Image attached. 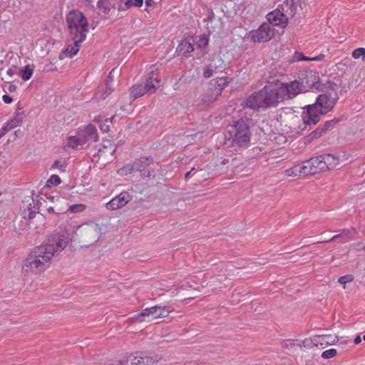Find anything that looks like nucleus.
<instances>
[{
  "instance_id": "nucleus-7",
  "label": "nucleus",
  "mask_w": 365,
  "mask_h": 365,
  "mask_svg": "<svg viewBox=\"0 0 365 365\" xmlns=\"http://www.w3.org/2000/svg\"><path fill=\"white\" fill-rule=\"evenodd\" d=\"M261 91L266 109L277 107L284 101L279 83L266 85Z\"/></svg>"
},
{
  "instance_id": "nucleus-41",
  "label": "nucleus",
  "mask_w": 365,
  "mask_h": 365,
  "mask_svg": "<svg viewBox=\"0 0 365 365\" xmlns=\"http://www.w3.org/2000/svg\"><path fill=\"white\" fill-rule=\"evenodd\" d=\"M215 66L212 64H210L206 66L203 72V76L206 78H210L214 73Z\"/></svg>"
},
{
  "instance_id": "nucleus-11",
  "label": "nucleus",
  "mask_w": 365,
  "mask_h": 365,
  "mask_svg": "<svg viewBox=\"0 0 365 365\" xmlns=\"http://www.w3.org/2000/svg\"><path fill=\"white\" fill-rule=\"evenodd\" d=\"M302 84L305 87V92L309 90L321 91L323 85L320 82V78L317 72L314 71H307L305 77L301 80Z\"/></svg>"
},
{
  "instance_id": "nucleus-50",
  "label": "nucleus",
  "mask_w": 365,
  "mask_h": 365,
  "mask_svg": "<svg viewBox=\"0 0 365 365\" xmlns=\"http://www.w3.org/2000/svg\"><path fill=\"white\" fill-rule=\"evenodd\" d=\"M2 98H3L4 102L6 104L11 103L13 101L12 97H11L9 95H4Z\"/></svg>"
},
{
  "instance_id": "nucleus-32",
  "label": "nucleus",
  "mask_w": 365,
  "mask_h": 365,
  "mask_svg": "<svg viewBox=\"0 0 365 365\" xmlns=\"http://www.w3.org/2000/svg\"><path fill=\"white\" fill-rule=\"evenodd\" d=\"M324 134V130L322 129L320 127H319L314 131L311 132L307 138L309 140H312L314 139L320 138Z\"/></svg>"
},
{
  "instance_id": "nucleus-3",
  "label": "nucleus",
  "mask_w": 365,
  "mask_h": 365,
  "mask_svg": "<svg viewBox=\"0 0 365 365\" xmlns=\"http://www.w3.org/2000/svg\"><path fill=\"white\" fill-rule=\"evenodd\" d=\"M250 120L241 118L227 128L226 138L232 145L247 146L250 140Z\"/></svg>"
},
{
  "instance_id": "nucleus-49",
  "label": "nucleus",
  "mask_w": 365,
  "mask_h": 365,
  "mask_svg": "<svg viewBox=\"0 0 365 365\" xmlns=\"http://www.w3.org/2000/svg\"><path fill=\"white\" fill-rule=\"evenodd\" d=\"M324 57H325V55L323 54V53H321V54H319L318 56H316L314 57L309 58V61H320L323 60Z\"/></svg>"
},
{
  "instance_id": "nucleus-56",
  "label": "nucleus",
  "mask_w": 365,
  "mask_h": 365,
  "mask_svg": "<svg viewBox=\"0 0 365 365\" xmlns=\"http://www.w3.org/2000/svg\"><path fill=\"white\" fill-rule=\"evenodd\" d=\"M16 88V86L15 85L11 84L8 87V90L9 92H14Z\"/></svg>"
},
{
  "instance_id": "nucleus-45",
  "label": "nucleus",
  "mask_w": 365,
  "mask_h": 365,
  "mask_svg": "<svg viewBox=\"0 0 365 365\" xmlns=\"http://www.w3.org/2000/svg\"><path fill=\"white\" fill-rule=\"evenodd\" d=\"M335 123L333 120L327 121L322 127H320L322 129L324 130V133L329 129L332 128L334 125Z\"/></svg>"
},
{
  "instance_id": "nucleus-61",
  "label": "nucleus",
  "mask_w": 365,
  "mask_h": 365,
  "mask_svg": "<svg viewBox=\"0 0 365 365\" xmlns=\"http://www.w3.org/2000/svg\"><path fill=\"white\" fill-rule=\"evenodd\" d=\"M100 128L102 130L107 131L108 130V126L104 128L102 125H100Z\"/></svg>"
},
{
  "instance_id": "nucleus-29",
  "label": "nucleus",
  "mask_w": 365,
  "mask_h": 365,
  "mask_svg": "<svg viewBox=\"0 0 365 365\" xmlns=\"http://www.w3.org/2000/svg\"><path fill=\"white\" fill-rule=\"evenodd\" d=\"M284 175L287 177H297L300 176V171L299 170L298 165L292 168H287L284 170Z\"/></svg>"
},
{
  "instance_id": "nucleus-24",
  "label": "nucleus",
  "mask_w": 365,
  "mask_h": 365,
  "mask_svg": "<svg viewBox=\"0 0 365 365\" xmlns=\"http://www.w3.org/2000/svg\"><path fill=\"white\" fill-rule=\"evenodd\" d=\"M311 165L313 168L314 174L327 170V167L322 160V155L311 158Z\"/></svg>"
},
{
  "instance_id": "nucleus-23",
  "label": "nucleus",
  "mask_w": 365,
  "mask_h": 365,
  "mask_svg": "<svg viewBox=\"0 0 365 365\" xmlns=\"http://www.w3.org/2000/svg\"><path fill=\"white\" fill-rule=\"evenodd\" d=\"M155 75L153 72L149 74V77L147 78L144 85L145 88H146V92L153 93L160 86V81Z\"/></svg>"
},
{
  "instance_id": "nucleus-44",
  "label": "nucleus",
  "mask_w": 365,
  "mask_h": 365,
  "mask_svg": "<svg viewBox=\"0 0 365 365\" xmlns=\"http://www.w3.org/2000/svg\"><path fill=\"white\" fill-rule=\"evenodd\" d=\"M302 346L304 347H309L311 346H314V336L310 339H305L302 341Z\"/></svg>"
},
{
  "instance_id": "nucleus-10",
  "label": "nucleus",
  "mask_w": 365,
  "mask_h": 365,
  "mask_svg": "<svg viewBox=\"0 0 365 365\" xmlns=\"http://www.w3.org/2000/svg\"><path fill=\"white\" fill-rule=\"evenodd\" d=\"M273 36L274 29L267 23L262 24L257 29L250 32V37L255 42H266Z\"/></svg>"
},
{
  "instance_id": "nucleus-34",
  "label": "nucleus",
  "mask_w": 365,
  "mask_h": 365,
  "mask_svg": "<svg viewBox=\"0 0 365 365\" xmlns=\"http://www.w3.org/2000/svg\"><path fill=\"white\" fill-rule=\"evenodd\" d=\"M86 209V205L83 204H75L71 205L68 210L73 213H78L83 212Z\"/></svg>"
},
{
  "instance_id": "nucleus-1",
  "label": "nucleus",
  "mask_w": 365,
  "mask_h": 365,
  "mask_svg": "<svg viewBox=\"0 0 365 365\" xmlns=\"http://www.w3.org/2000/svg\"><path fill=\"white\" fill-rule=\"evenodd\" d=\"M338 98L336 94L332 95L330 93L320 94L315 103L308 105L304 108L302 113V119L305 125H316L319 120L321 116L330 112L335 104Z\"/></svg>"
},
{
  "instance_id": "nucleus-37",
  "label": "nucleus",
  "mask_w": 365,
  "mask_h": 365,
  "mask_svg": "<svg viewBox=\"0 0 365 365\" xmlns=\"http://www.w3.org/2000/svg\"><path fill=\"white\" fill-rule=\"evenodd\" d=\"M354 280V277L351 274H346L344 276H342L339 278L338 282L344 286V288L345 289V285L348 282H351Z\"/></svg>"
},
{
  "instance_id": "nucleus-6",
  "label": "nucleus",
  "mask_w": 365,
  "mask_h": 365,
  "mask_svg": "<svg viewBox=\"0 0 365 365\" xmlns=\"http://www.w3.org/2000/svg\"><path fill=\"white\" fill-rule=\"evenodd\" d=\"M101 234V229L100 226L93 222H89L78 226L75 232L79 242L86 247L96 242L99 240Z\"/></svg>"
},
{
  "instance_id": "nucleus-8",
  "label": "nucleus",
  "mask_w": 365,
  "mask_h": 365,
  "mask_svg": "<svg viewBox=\"0 0 365 365\" xmlns=\"http://www.w3.org/2000/svg\"><path fill=\"white\" fill-rule=\"evenodd\" d=\"M125 356L128 365H154L162 359L161 355L153 352L138 351Z\"/></svg>"
},
{
  "instance_id": "nucleus-9",
  "label": "nucleus",
  "mask_w": 365,
  "mask_h": 365,
  "mask_svg": "<svg viewBox=\"0 0 365 365\" xmlns=\"http://www.w3.org/2000/svg\"><path fill=\"white\" fill-rule=\"evenodd\" d=\"M279 85L284 101L305 93V87L302 84L301 81L294 80L289 83H281Z\"/></svg>"
},
{
  "instance_id": "nucleus-30",
  "label": "nucleus",
  "mask_w": 365,
  "mask_h": 365,
  "mask_svg": "<svg viewBox=\"0 0 365 365\" xmlns=\"http://www.w3.org/2000/svg\"><path fill=\"white\" fill-rule=\"evenodd\" d=\"M351 56L354 59L361 58L365 61V48L361 47L354 49L351 53Z\"/></svg>"
},
{
  "instance_id": "nucleus-60",
  "label": "nucleus",
  "mask_w": 365,
  "mask_h": 365,
  "mask_svg": "<svg viewBox=\"0 0 365 365\" xmlns=\"http://www.w3.org/2000/svg\"><path fill=\"white\" fill-rule=\"evenodd\" d=\"M288 343L290 346L294 345L293 341H287V342L285 343V346H288Z\"/></svg>"
},
{
  "instance_id": "nucleus-5",
  "label": "nucleus",
  "mask_w": 365,
  "mask_h": 365,
  "mask_svg": "<svg viewBox=\"0 0 365 365\" xmlns=\"http://www.w3.org/2000/svg\"><path fill=\"white\" fill-rule=\"evenodd\" d=\"M173 309L168 307L153 306L145 308L140 312L134 314L129 318L130 323L151 322L154 320L165 318L172 312Z\"/></svg>"
},
{
  "instance_id": "nucleus-58",
  "label": "nucleus",
  "mask_w": 365,
  "mask_h": 365,
  "mask_svg": "<svg viewBox=\"0 0 365 365\" xmlns=\"http://www.w3.org/2000/svg\"><path fill=\"white\" fill-rule=\"evenodd\" d=\"M361 339L360 337V336H357L355 339H354V343L356 344H359V343H361Z\"/></svg>"
},
{
  "instance_id": "nucleus-57",
  "label": "nucleus",
  "mask_w": 365,
  "mask_h": 365,
  "mask_svg": "<svg viewBox=\"0 0 365 365\" xmlns=\"http://www.w3.org/2000/svg\"><path fill=\"white\" fill-rule=\"evenodd\" d=\"M95 122L99 123L100 122H101L103 120L102 119V117L101 115H98V116H96L94 120H93Z\"/></svg>"
},
{
  "instance_id": "nucleus-36",
  "label": "nucleus",
  "mask_w": 365,
  "mask_h": 365,
  "mask_svg": "<svg viewBox=\"0 0 365 365\" xmlns=\"http://www.w3.org/2000/svg\"><path fill=\"white\" fill-rule=\"evenodd\" d=\"M61 183V178L57 175H52L46 182V185H58Z\"/></svg>"
},
{
  "instance_id": "nucleus-16",
  "label": "nucleus",
  "mask_w": 365,
  "mask_h": 365,
  "mask_svg": "<svg viewBox=\"0 0 365 365\" xmlns=\"http://www.w3.org/2000/svg\"><path fill=\"white\" fill-rule=\"evenodd\" d=\"M130 197L128 192H120L117 197L110 200L107 204L108 210H115L125 206L130 200Z\"/></svg>"
},
{
  "instance_id": "nucleus-54",
  "label": "nucleus",
  "mask_w": 365,
  "mask_h": 365,
  "mask_svg": "<svg viewBox=\"0 0 365 365\" xmlns=\"http://www.w3.org/2000/svg\"><path fill=\"white\" fill-rule=\"evenodd\" d=\"M127 169H128V167H124L121 169H120L118 173L119 175H124V174H127Z\"/></svg>"
},
{
  "instance_id": "nucleus-13",
  "label": "nucleus",
  "mask_w": 365,
  "mask_h": 365,
  "mask_svg": "<svg viewBox=\"0 0 365 365\" xmlns=\"http://www.w3.org/2000/svg\"><path fill=\"white\" fill-rule=\"evenodd\" d=\"M71 38V43L69 42V41H67L66 46L64 48V49L60 53L58 58L61 60H63L64 58H71L76 56L78 52L79 51V49L81 46V43L85 40H81V38Z\"/></svg>"
},
{
  "instance_id": "nucleus-62",
  "label": "nucleus",
  "mask_w": 365,
  "mask_h": 365,
  "mask_svg": "<svg viewBox=\"0 0 365 365\" xmlns=\"http://www.w3.org/2000/svg\"><path fill=\"white\" fill-rule=\"evenodd\" d=\"M7 73L10 76H11L13 74V71L11 69H9L8 71H7Z\"/></svg>"
},
{
  "instance_id": "nucleus-47",
  "label": "nucleus",
  "mask_w": 365,
  "mask_h": 365,
  "mask_svg": "<svg viewBox=\"0 0 365 365\" xmlns=\"http://www.w3.org/2000/svg\"><path fill=\"white\" fill-rule=\"evenodd\" d=\"M364 246L365 244L363 242H357L353 245L354 249L358 252L365 251Z\"/></svg>"
},
{
  "instance_id": "nucleus-53",
  "label": "nucleus",
  "mask_w": 365,
  "mask_h": 365,
  "mask_svg": "<svg viewBox=\"0 0 365 365\" xmlns=\"http://www.w3.org/2000/svg\"><path fill=\"white\" fill-rule=\"evenodd\" d=\"M14 135L15 138H21L23 135V132L20 129H18L14 131Z\"/></svg>"
},
{
  "instance_id": "nucleus-12",
  "label": "nucleus",
  "mask_w": 365,
  "mask_h": 365,
  "mask_svg": "<svg viewBox=\"0 0 365 365\" xmlns=\"http://www.w3.org/2000/svg\"><path fill=\"white\" fill-rule=\"evenodd\" d=\"M243 108H249L252 110H259L266 109L262 91H256L249 96L242 103Z\"/></svg>"
},
{
  "instance_id": "nucleus-28",
  "label": "nucleus",
  "mask_w": 365,
  "mask_h": 365,
  "mask_svg": "<svg viewBox=\"0 0 365 365\" xmlns=\"http://www.w3.org/2000/svg\"><path fill=\"white\" fill-rule=\"evenodd\" d=\"M311 159L304 161L302 164L298 165L300 175H314L312 166L311 165Z\"/></svg>"
},
{
  "instance_id": "nucleus-20",
  "label": "nucleus",
  "mask_w": 365,
  "mask_h": 365,
  "mask_svg": "<svg viewBox=\"0 0 365 365\" xmlns=\"http://www.w3.org/2000/svg\"><path fill=\"white\" fill-rule=\"evenodd\" d=\"M322 160H324V164L327 167V170L335 168L342 162V159L340 155L330 153L323 154Z\"/></svg>"
},
{
  "instance_id": "nucleus-17",
  "label": "nucleus",
  "mask_w": 365,
  "mask_h": 365,
  "mask_svg": "<svg viewBox=\"0 0 365 365\" xmlns=\"http://www.w3.org/2000/svg\"><path fill=\"white\" fill-rule=\"evenodd\" d=\"M21 108L20 107V102L18 103V106L16 109L15 116L14 118L11 119L8 121L6 125L1 128L0 132V138L6 134L8 131L11 129L17 127L21 124L23 120L22 113H20V110Z\"/></svg>"
},
{
  "instance_id": "nucleus-46",
  "label": "nucleus",
  "mask_w": 365,
  "mask_h": 365,
  "mask_svg": "<svg viewBox=\"0 0 365 365\" xmlns=\"http://www.w3.org/2000/svg\"><path fill=\"white\" fill-rule=\"evenodd\" d=\"M64 167H65L64 165L61 162H60L58 160H56L53 163V164L52 165L51 168L52 169H58V170L63 171Z\"/></svg>"
},
{
  "instance_id": "nucleus-59",
  "label": "nucleus",
  "mask_w": 365,
  "mask_h": 365,
  "mask_svg": "<svg viewBox=\"0 0 365 365\" xmlns=\"http://www.w3.org/2000/svg\"><path fill=\"white\" fill-rule=\"evenodd\" d=\"M18 74L23 79V68H20L18 71Z\"/></svg>"
},
{
  "instance_id": "nucleus-14",
  "label": "nucleus",
  "mask_w": 365,
  "mask_h": 365,
  "mask_svg": "<svg viewBox=\"0 0 365 365\" xmlns=\"http://www.w3.org/2000/svg\"><path fill=\"white\" fill-rule=\"evenodd\" d=\"M76 132L80 136L81 142L84 144L89 141L96 142L98 140L97 129L91 123L86 126L78 128Z\"/></svg>"
},
{
  "instance_id": "nucleus-19",
  "label": "nucleus",
  "mask_w": 365,
  "mask_h": 365,
  "mask_svg": "<svg viewBox=\"0 0 365 365\" xmlns=\"http://www.w3.org/2000/svg\"><path fill=\"white\" fill-rule=\"evenodd\" d=\"M267 21H269V24L272 27L273 26H279L282 25V28H284L287 23V17L282 14L279 10H274L270 13H269L267 16Z\"/></svg>"
},
{
  "instance_id": "nucleus-39",
  "label": "nucleus",
  "mask_w": 365,
  "mask_h": 365,
  "mask_svg": "<svg viewBox=\"0 0 365 365\" xmlns=\"http://www.w3.org/2000/svg\"><path fill=\"white\" fill-rule=\"evenodd\" d=\"M336 350L335 349H330L324 351L322 354V357L324 359H331L336 355Z\"/></svg>"
},
{
  "instance_id": "nucleus-25",
  "label": "nucleus",
  "mask_w": 365,
  "mask_h": 365,
  "mask_svg": "<svg viewBox=\"0 0 365 365\" xmlns=\"http://www.w3.org/2000/svg\"><path fill=\"white\" fill-rule=\"evenodd\" d=\"M229 81L227 77L217 78L212 80L209 84L214 86V88L220 91V94H222V91L225 88L228 86Z\"/></svg>"
},
{
  "instance_id": "nucleus-64",
  "label": "nucleus",
  "mask_w": 365,
  "mask_h": 365,
  "mask_svg": "<svg viewBox=\"0 0 365 365\" xmlns=\"http://www.w3.org/2000/svg\"><path fill=\"white\" fill-rule=\"evenodd\" d=\"M31 217H33V214L29 215V218H31Z\"/></svg>"
},
{
  "instance_id": "nucleus-33",
  "label": "nucleus",
  "mask_w": 365,
  "mask_h": 365,
  "mask_svg": "<svg viewBox=\"0 0 365 365\" xmlns=\"http://www.w3.org/2000/svg\"><path fill=\"white\" fill-rule=\"evenodd\" d=\"M113 91V83H110L109 81H107L106 84L105 93H102L101 96H98L97 98H98V99H105Z\"/></svg>"
},
{
  "instance_id": "nucleus-31",
  "label": "nucleus",
  "mask_w": 365,
  "mask_h": 365,
  "mask_svg": "<svg viewBox=\"0 0 365 365\" xmlns=\"http://www.w3.org/2000/svg\"><path fill=\"white\" fill-rule=\"evenodd\" d=\"M106 365H128L126 356H123L118 359L110 360Z\"/></svg>"
},
{
  "instance_id": "nucleus-43",
  "label": "nucleus",
  "mask_w": 365,
  "mask_h": 365,
  "mask_svg": "<svg viewBox=\"0 0 365 365\" xmlns=\"http://www.w3.org/2000/svg\"><path fill=\"white\" fill-rule=\"evenodd\" d=\"M355 234H356V230L354 228L344 229L341 230V236H348V235L354 236Z\"/></svg>"
},
{
  "instance_id": "nucleus-18",
  "label": "nucleus",
  "mask_w": 365,
  "mask_h": 365,
  "mask_svg": "<svg viewBox=\"0 0 365 365\" xmlns=\"http://www.w3.org/2000/svg\"><path fill=\"white\" fill-rule=\"evenodd\" d=\"M220 96V91L209 84L207 89L200 97V102L202 105L208 106L215 102Z\"/></svg>"
},
{
  "instance_id": "nucleus-15",
  "label": "nucleus",
  "mask_w": 365,
  "mask_h": 365,
  "mask_svg": "<svg viewBox=\"0 0 365 365\" xmlns=\"http://www.w3.org/2000/svg\"><path fill=\"white\" fill-rule=\"evenodd\" d=\"M338 337L335 334H321L314 336V346L324 349L327 346L335 344Z\"/></svg>"
},
{
  "instance_id": "nucleus-2",
  "label": "nucleus",
  "mask_w": 365,
  "mask_h": 365,
  "mask_svg": "<svg viewBox=\"0 0 365 365\" xmlns=\"http://www.w3.org/2000/svg\"><path fill=\"white\" fill-rule=\"evenodd\" d=\"M53 256V248L43 243L30 252L26 258V266L43 272L50 267Z\"/></svg>"
},
{
  "instance_id": "nucleus-63",
  "label": "nucleus",
  "mask_w": 365,
  "mask_h": 365,
  "mask_svg": "<svg viewBox=\"0 0 365 365\" xmlns=\"http://www.w3.org/2000/svg\"><path fill=\"white\" fill-rule=\"evenodd\" d=\"M99 152H100L101 155H102V153H103V150H100Z\"/></svg>"
},
{
  "instance_id": "nucleus-38",
  "label": "nucleus",
  "mask_w": 365,
  "mask_h": 365,
  "mask_svg": "<svg viewBox=\"0 0 365 365\" xmlns=\"http://www.w3.org/2000/svg\"><path fill=\"white\" fill-rule=\"evenodd\" d=\"M209 38L205 35H201L197 41V46L200 48H205L208 45Z\"/></svg>"
},
{
  "instance_id": "nucleus-26",
  "label": "nucleus",
  "mask_w": 365,
  "mask_h": 365,
  "mask_svg": "<svg viewBox=\"0 0 365 365\" xmlns=\"http://www.w3.org/2000/svg\"><path fill=\"white\" fill-rule=\"evenodd\" d=\"M146 92V88L142 84H135L130 88V97L133 99L143 96Z\"/></svg>"
},
{
  "instance_id": "nucleus-35",
  "label": "nucleus",
  "mask_w": 365,
  "mask_h": 365,
  "mask_svg": "<svg viewBox=\"0 0 365 365\" xmlns=\"http://www.w3.org/2000/svg\"><path fill=\"white\" fill-rule=\"evenodd\" d=\"M302 61H309V58L305 56L302 53L295 52L292 56V62H299Z\"/></svg>"
},
{
  "instance_id": "nucleus-48",
  "label": "nucleus",
  "mask_w": 365,
  "mask_h": 365,
  "mask_svg": "<svg viewBox=\"0 0 365 365\" xmlns=\"http://www.w3.org/2000/svg\"><path fill=\"white\" fill-rule=\"evenodd\" d=\"M128 4L135 6H141L143 4V0H129Z\"/></svg>"
},
{
  "instance_id": "nucleus-4",
  "label": "nucleus",
  "mask_w": 365,
  "mask_h": 365,
  "mask_svg": "<svg viewBox=\"0 0 365 365\" xmlns=\"http://www.w3.org/2000/svg\"><path fill=\"white\" fill-rule=\"evenodd\" d=\"M66 23L69 29L71 38H78L86 40L88 33V24L86 18L79 11H73L66 16Z\"/></svg>"
},
{
  "instance_id": "nucleus-42",
  "label": "nucleus",
  "mask_w": 365,
  "mask_h": 365,
  "mask_svg": "<svg viewBox=\"0 0 365 365\" xmlns=\"http://www.w3.org/2000/svg\"><path fill=\"white\" fill-rule=\"evenodd\" d=\"M34 71V68L29 66H24V81H28L31 78Z\"/></svg>"
},
{
  "instance_id": "nucleus-40",
  "label": "nucleus",
  "mask_w": 365,
  "mask_h": 365,
  "mask_svg": "<svg viewBox=\"0 0 365 365\" xmlns=\"http://www.w3.org/2000/svg\"><path fill=\"white\" fill-rule=\"evenodd\" d=\"M212 61V64L215 66V69L222 68L225 66L224 61L220 56L214 58Z\"/></svg>"
},
{
  "instance_id": "nucleus-27",
  "label": "nucleus",
  "mask_w": 365,
  "mask_h": 365,
  "mask_svg": "<svg viewBox=\"0 0 365 365\" xmlns=\"http://www.w3.org/2000/svg\"><path fill=\"white\" fill-rule=\"evenodd\" d=\"M84 143L81 142L80 136L76 133L75 135H70L66 140V146L68 148L75 149L78 145H83Z\"/></svg>"
},
{
  "instance_id": "nucleus-22",
  "label": "nucleus",
  "mask_w": 365,
  "mask_h": 365,
  "mask_svg": "<svg viewBox=\"0 0 365 365\" xmlns=\"http://www.w3.org/2000/svg\"><path fill=\"white\" fill-rule=\"evenodd\" d=\"M68 237L65 235L59 236L55 241L51 242L48 240V242H46V245H49L54 250V254L64 250L68 243Z\"/></svg>"
},
{
  "instance_id": "nucleus-21",
  "label": "nucleus",
  "mask_w": 365,
  "mask_h": 365,
  "mask_svg": "<svg viewBox=\"0 0 365 365\" xmlns=\"http://www.w3.org/2000/svg\"><path fill=\"white\" fill-rule=\"evenodd\" d=\"M195 40L192 37L183 39L179 44L177 51L180 55H185L194 51Z\"/></svg>"
},
{
  "instance_id": "nucleus-55",
  "label": "nucleus",
  "mask_w": 365,
  "mask_h": 365,
  "mask_svg": "<svg viewBox=\"0 0 365 365\" xmlns=\"http://www.w3.org/2000/svg\"><path fill=\"white\" fill-rule=\"evenodd\" d=\"M113 72H114V70H112V71L109 73V74H108V80H107V81H109L110 83H112V81H113Z\"/></svg>"
},
{
  "instance_id": "nucleus-52",
  "label": "nucleus",
  "mask_w": 365,
  "mask_h": 365,
  "mask_svg": "<svg viewBox=\"0 0 365 365\" xmlns=\"http://www.w3.org/2000/svg\"><path fill=\"white\" fill-rule=\"evenodd\" d=\"M195 170V168H192L190 171L186 173L185 175V179L188 180L193 174L192 172Z\"/></svg>"
},
{
  "instance_id": "nucleus-51",
  "label": "nucleus",
  "mask_w": 365,
  "mask_h": 365,
  "mask_svg": "<svg viewBox=\"0 0 365 365\" xmlns=\"http://www.w3.org/2000/svg\"><path fill=\"white\" fill-rule=\"evenodd\" d=\"M340 237H341V234H339V235H336L333 236V237H332L330 240H329L322 241V242H318L317 243H328V242H331V241H332V240H336V239L339 238Z\"/></svg>"
}]
</instances>
